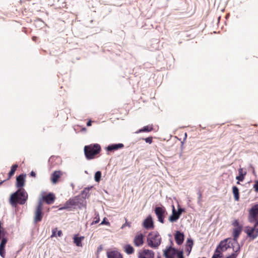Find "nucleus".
Listing matches in <instances>:
<instances>
[{"instance_id": "6", "label": "nucleus", "mask_w": 258, "mask_h": 258, "mask_svg": "<svg viewBox=\"0 0 258 258\" xmlns=\"http://www.w3.org/2000/svg\"><path fill=\"white\" fill-rule=\"evenodd\" d=\"M256 227L255 226V224L253 227L246 226L244 231L248 237L254 239L258 236V229L256 228Z\"/></svg>"}, {"instance_id": "20", "label": "nucleus", "mask_w": 258, "mask_h": 258, "mask_svg": "<svg viewBox=\"0 0 258 258\" xmlns=\"http://www.w3.org/2000/svg\"><path fill=\"white\" fill-rule=\"evenodd\" d=\"M108 258H122L121 254L117 251H111L107 253Z\"/></svg>"}, {"instance_id": "10", "label": "nucleus", "mask_w": 258, "mask_h": 258, "mask_svg": "<svg viewBox=\"0 0 258 258\" xmlns=\"http://www.w3.org/2000/svg\"><path fill=\"white\" fill-rule=\"evenodd\" d=\"M154 252L149 249H144L139 253L138 258H154Z\"/></svg>"}, {"instance_id": "41", "label": "nucleus", "mask_w": 258, "mask_h": 258, "mask_svg": "<svg viewBox=\"0 0 258 258\" xmlns=\"http://www.w3.org/2000/svg\"><path fill=\"white\" fill-rule=\"evenodd\" d=\"M237 244V247L235 248H233V250L235 252L234 253L235 254H236V253L238 251H239L240 250V246H239V244H238V243Z\"/></svg>"}, {"instance_id": "21", "label": "nucleus", "mask_w": 258, "mask_h": 258, "mask_svg": "<svg viewBox=\"0 0 258 258\" xmlns=\"http://www.w3.org/2000/svg\"><path fill=\"white\" fill-rule=\"evenodd\" d=\"M238 173L239 175L236 177V179L238 181H243L244 177L246 174V171H244L243 168H240L238 169Z\"/></svg>"}, {"instance_id": "18", "label": "nucleus", "mask_w": 258, "mask_h": 258, "mask_svg": "<svg viewBox=\"0 0 258 258\" xmlns=\"http://www.w3.org/2000/svg\"><path fill=\"white\" fill-rule=\"evenodd\" d=\"M229 239H226L220 242V244L218 246L220 248L222 251L226 250L229 247H230V243H228Z\"/></svg>"}, {"instance_id": "12", "label": "nucleus", "mask_w": 258, "mask_h": 258, "mask_svg": "<svg viewBox=\"0 0 258 258\" xmlns=\"http://www.w3.org/2000/svg\"><path fill=\"white\" fill-rule=\"evenodd\" d=\"M143 226L147 229L153 228L154 227L153 222L151 216H149L143 222Z\"/></svg>"}, {"instance_id": "33", "label": "nucleus", "mask_w": 258, "mask_h": 258, "mask_svg": "<svg viewBox=\"0 0 258 258\" xmlns=\"http://www.w3.org/2000/svg\"><path fill=\"white\" fill-rule=\"evenodd\" d=\"M221 250L220 249V248L219 247V246H218L217 247V248L215 250V252L214 253L215 254H218L219 257H222V252H221Z\"/></svg>"}, {"instance_id": "49", "label": "nucleus", "mask_w": 258, "mask_h": 258, "mask_svg": "<svg viewBox=\"0 0 258 258\" xmlns=\"http://www.w3.org/2000/svg\"><path fill=\"white\" fill-rule=\"evenodd\" d=\"M55 236V232L54 231L52 232V234L51 235V237Z\"/></svg>"}, {"instance_id": "43", "label": "nucleus", "mask_w": 258, "mask_h": 258, "mask_svg": "<svg viewBox=\"0 0 258 258\" xmlns=\"http://www.w3.org/2000/svg\"><path fill=\"white\" fill-rule=\"evenodd\" d=\"M91 124H92V121H91V120H89V121L87 123V125L88 126H90L91 125Z\"/></svg>"}, {"instance_id": "13", "label": "nucleus", "mask_w": 258, "mask_h": 258, "mask_svg": "<svg viewBox=\"0 0 258 258\" xmlns=\"http://www.w3.org/2000/svg\"><path fill=\"white\" fill-rule=\"evenodd\" d=\"M7 242V238L3 237L0 243V255L4 258L5 256V245Z\"/></svg>"}, {"instance_id": "8", "label": "nucleus", "mask_w": 258, "mask_h": 258, "mask_svg": "<svg viewBox=\"0 0 258 258\" xmlns=\"http://www.w3.org/2000/svg\"><path fill=\"white\" fill-rule=\"evenodd\" d=\"M155 213L157 217L158 221L161 223L164 222V214L166 213L165 208L164 207H157L155 209Z\"/></svg>"}, {"instance_id": "45", "label": "nucleus", "mask_w": 258, "mask_h": 258, "mask_svg": "<svg viewBox=\"0 0 258 258\" xmlns=\"http://www.w3.org/2000/svg\"><path fill=\"white\" fill-rule=\"evenodd\" d=\"M220 257H219V255L218 254H214L212 256V258H220Z\"/></svg>"}, {"instance_id": "32", "label": "nucleus", "mask_w": 258, "mask_h": 258, "mask_svg": "<svg viewBox=\"0 0 258 258\" xmlns=\"http://www.w3.org/2000/svg\"><path fill=\"white\" fill-rule=\"evenodd\" d=\"M71 207V205L68 203V201H67L63 207H60L59 208V210H62L64 209H68Z\"/></svg>"}, {"instance_id": "38", "label": "nucleus", "mask_w": 258, "mask_h": 258, "mask_svg": "<svg viewBox=\"0 0 258 258\" xmlns=\"http://www.w3.org/2000/svg\"><path fill=\"white\" fill-rule=\"evenodd\" d=\"M253 188L255 191L258 192V180H256L253 185Z\"/></svg>"}, {"instance_id": "26", "label": "nucleus", "mask_w": 258, "mask_h": 258, "mask_svg": "<svg viewBox=\"0 0 258 258\" xmlns=\"http://www.w3.org/2000/svg\"><path fill=\"white\" fill-rule=\"evenodd\" d=\"M124 249L125 252L128 254H132L134 252V247L130 244L125 245L124 246Z\"/></svg>"}, {"instance_id": "27", "label": "nucleus", "mask_w": 258, "mask_h": 258, "mask_svg": "<svg viewBox=\"0 0 258 258\" xmlns=\"http://www.w3.org/2000/svg\"><path fill=\"white\" fill-rule=\"evenodd\" d=\"M84 238L83 236L81 237H77L75 236L74 237V242L76 244V245L78 246H82V240Z\"/></svg>"}, {"instance_id": "15", "label": "nucleus", "mask_w": 258, "mask_h": 258, "mask_svg": "<svg viewBox=\"0 0 258 258\" xmlns=\"http://www.w3.org/2000/svg\"><path fill=\"white\" fill-rule=\"evenodd\" d=\"M25 175L20 174L16 178V186L18 188H21L24 185Z\"/></svg>"}, {"instance_id": "5", "label": "nucleus", "mask_w": 258, "mask_h": 258, "mask_svg": "<svg viewBox=\"0 0 258 258\" xmlns=\"http://www.w3.org/2000/svg\"><path fill=\"white\" fill-rule=\"evenodd\" d=\"M42 200L40 199L38 202V206L36 207L35 212V216H34V222L37 223L41 221L42 218Z\"/></svg>"}, {"instance_id": "30", "label": "nucleus", "mask_w": 258, "mask_h": 258, "mask_svg": "<svg viewBox=\"0 0 258 258\" xmlns=\"http://www.w3.org/2000/svg\"><path fill=\"white\" fill-rule=\"evenodd\" d=\"M95 217L94 218L95 220L94 221H93V222L92 223V225L97 224L100 221L99 214L97 213H95Z\"/></svg>"}, {"instance_id": "23", "label": "nucleus", "mask_w": 258, "mask_h": 258, "mask_svg": "<svg viewBox=\"0 0 258 258\" xmlns=\"http://www.w3.org/2000/svg\"><path fill=\"white\" fill-rule=\"evenodd\" d=\"M153 130V125H146L143 127L142 128L140 129L136 132V134L140 133L142 132H149Z\"/></svg>"}, {"instance_id": "47", "label": "nucleus", "mask_w": 258, "mask_h": 258, "mask_svg": "<svg viewBox=\"0 0 258 258\" xmlns=\"http://www.w3.org/2000/svg\"><path fill=\"white\" fill-rule=\"evenodd\" d=\"M81 131L82 132H86V128L85 127H83L81 130Z\"/></svg>"}, {"instance_id": "24", "label": "nucleus", "mask_w": 258, "mask_h": 258, "mask_svg": "<svg viewBox=\"0 0 258 258\" xmlns=\"http://www.w3.org/2000/svg\"><path fill=\"white\" fill-rule=\"evenodd\" d=\"M193 245V241L191 238H188L187 240V244L186 246V250L188 252V255L190 253Z\"/></svg>"}, {"instance_id": "46", "label": "nucleus", "mask_w": 258, "mask_h": 258, "mask_svg": "<svg viewBox=\"0 0 258 258\" xmlns=\"http://www.w3.org/2000/svg\"><path fill=\"white\" fill-rule=\"evenodd\" d=\"M30 175L31 176H33V177H35V176H36V174L34 171H31L30 173Z\"/></svg>"}, {"instance_id": "17", "label": "nucleus", "mask_w": 258, "mask_h": 258, "mask_svg": "<svg viewBox=\"0 0 258 258\" xmlns=\"http://www.w3.org/2000/svg\"><path fill=\"white\" fill-rule=\"evenodd\" d=\"M175 239L178 245H181L184 240V234L179 231H177L175 234Z\"/></svg>"}, {"instance_id": "50", "label": "nucleus", "mask_w": 258, "mask_h": 258, "mask_svg": "<svg viewBox=\"0 0 258 258\" xmlns=\"http://www.w3.org/2000/svg\"><path fill=\"white\" fill-rule=\"evenodd\" d=\"M202 197V195L201 194H199V201H200L201 200Z\"/></svg>"}, {"instance_id": "28", "label": "nucleus", "mask_w": 258, "mask_h": 258, "mask_svg": "<svg viewBox=\"0 0 258 258\" xmlns=\"http://www.w3.org/2000/svg\"><path fill=\"white\" fill-rule=\"evenodd\" d=\"M17 167L18 165L17 164H15L11 167V170L9 173V178L14 174Z\"/></svg>"}, {"instance_id": "16", "label": "nucleus", "mask_w": 258, "mask_h": 258, "mask_svg": "<svg viewBox=\"0 0 258 258\" xmlns=\"http://www.w3.org/2000/svg\"><path fill=\"white\" fill-rule=\"evenodd\" d=\"M55 199L54 195L52 193H49L47 196L42 197V200L45 201L47 204H51L53 203Z\"/></svg>"}, {"instance_id": "7", "label": "nucleus", "mask_w": 258, "mask_h": 258, "mask_svg": "<svg viewBox=\"0 0 258 258\" xmlns=\"http://www.w3.org/2000/svg\"><path fill=\"white\" fill-rule=\"evenodd\" d=\"M258 215V204H256L251 207L249 211L248 221L250 223H253L256 220Z\"/></svg>"}, {"instance_id": "22", "label": "nucleus", "mask_w": 258, "mask_h": 258, "mask_svg": "<svg viewBox=\"0 0 258 258\" xmlns=\"http://www.w3.org/2000/svg\"><path fill=\"white\" fill-rule=\"evenodd\" d=\"M61 173L60 171H55L52 173V174L51 175V179L52 182L53 183H55L57 182L58 179L61 176Z\"/></svg>"}, {"instance_id": "4", "label": "nucleus", "mask_w": 258, "mask_h": 258, "mask_svg": "<svg viewBox=\"0 0 258 258\" xmlns=\"http://www.w3.org/2000/svg\"><path fill=\"white\" fill-rule=\"evenodd\" d=\"M232 225L234 227L232 233L233 241L235 243H237V239L242 232L243 225L240 224L237 220H234Z\"/></svg>"}, {"instance_id": "48", "label": "nucleus", "mask_w": 258, "mask_h": 258, "mask_svg": "<svg viewBox=\"0 0 258 258\" xmlns=\"http://www.w3.org/2000/svg\"><path fill=\"white\" fill-rule=\"evenodd\" d=\"M255 226H258V220H256V221H255Z\"/></svg>"}, {"instance_id": "36", "label": "nucleus", "mask_w": 258, "mask_h": 258, "mask_svg": "<svg viewBox=\"0 0 258 258\" xmlns=\"http://www.w3.org/2000/svg\"><path fill=\"white\" fill-rule=\"evenodd\" d=\"M125 226L131 227V223L127 222L126 220L125 223L123 224L121 227V229H123Z\"/></svg>"}, {"instance_id": "35", "label": "nucleus", "mask_w": 258, "mask_h": 258, "mask_svg": "<svg viewBox=\"0 0 258 258\" xmlns=\"http://www.w3.org/2000/svg\"><path fill=\"white\" fill-rule=\"evenodd\" d=\"M183 254V251L180 250L178 252L177 256L178 258H184Z\"/></svg>"}, {"instance_id": "39", "label": "nucleus", "mask_w": 258, "mask_h": 258, "mask_svg": "<svg viewBox=\"0 0 258 258\" xmlns=\"http://www.w3.org/2000/svg\"><path fill=\"white\" fill-rule=\"evenodd\" d=\"M101 225L105 224L107 225H110V223L108 221H106L105 218L103 219V220L100 223Z\"/></svg>"}, {"instance_id": "44", "label": "nucleus", "mask_w": 258, "mask_h": 258, "mask_svg": "<svg viewBox=\"0 0 258 258\" xmlns=\"http://www.w3.org/2000/svg\"><path fill=\"white\" fill-rule=\"evenodd\" d=\"M57 235L58 236L60 237L62 235V232L61 230H59L57 232Z\"/></svg>"}, {"instance_id": "11", "label": "nucleus", "mask_w": 258, "mask_h": 258, "mask_svg": "<svg viewBox=\"0 0 258 258\" xmlns=\"http://www.w3.org/2000/svg\"><path fill=\"white\" fill-rule=\"evenodd\" d=\"M143 238L144 236L142 233L136 235L134 239V244L138 247L142 246L144 243Z\"/></svg>"}, {"instance_id": "54", "label": "nucleus", "mask_w": 258, "mask_h": 258, "mask_svg": "<svg viewBox=\"0 0 258 258\" xmlns=\"http://www.w3.org/2000/svg\"><path fill=\"white\" fill-rule=\"evenodd\" d=\"M239 181H238H238L237 182V184H239Z\"/></svg>"}, {"instance_id": "3", "label": "nucleus", "mask_w": 258, "mask_h": 258, "mask_svg": "<svg viewBox=\"0 0 258 258\" xmlns=\"http://www.w3.org/2000/svg\"><path fill=\"white\" fill-rule=\"evenodd\" d=\"M101 150L100 146L98 144L86 146L84 147V153L86 158L92 159L94 156L98 154Z\"/></svg>"}, {"instance_id": "29", "label": "nucleus", "mask_w": 258, "mask_h": 258, "mask_svg": "<svg viewBox=\"0 0 258 258\" xmlns=\"http://www.w3.org/2000/svg\"><path fill=\"white\" fill-rule=\"evenodd\" d=\"M101 177V172L99 171H97L94 176V179L96 182H99L100 180Z\"/></svg>"}, {"instance_id": "25", "label": "nucleus", "mask_w": 258, "mask_h": 258, "mask_svg": "<svg viewBox=\"0 0 258 258\" xmlns=\"http://www.w3.org/2000/svg\"><path fill=\"white\" fill-rule=\"evenodd\" d=\"M232 192L234 195L235 200L238 201L239 199V189L238 187L236 186H233Z\"/></svg>"}, {"instance_id": "19", "label": "nucleus", "mask_w": 258, "mask_h": 258, "mask_svg": "<svg viewBox=\"0 0 258 258\" xmlns=\"http://www.w3.org/2000/svg\"><path fill=\"white\" fill-rule=\"evenodd\" d=\"M124 145L122 143L116 144H111L107 147L106 149L108 151H112L114 150H117L119 149L122 148Z\"/></svg>"}, {"instance_id": "1", "label": "nucleus", "mask_w": 258, "mask_h": 258, "mask_svg": "<svg viewBox=\"0 0 258 258\" xmlns=\"http://www.w3.org/2000/svg\"><path fill=\"white\" fill-rule=\"evenodd\" d=\"M28 199V194L24 188H20L15 192L13 193L10 199V202L13 206L18 203L23 205L25 203Z\"/></svg>"}, {"instance_id": "2", "label": "nucleus", "mask_w": 258, "mask_h": 258, "mask_svg": "<svg viewBox=\"0 0 258 258\" xmlns=\"http://www.w3.org/2000/svg\"><path fill=\"white\" fill-rule=\"evenodd\" d=\"M161 237L157 231L149 233L147 238V242L149 246L153 248H158L161 242Z\"/></svg>"}, {"instance_id": "42", "label": "nucleus", "mask_w": 258, "mask_h": 258, "mask_svg": "<svg viewBox=\"0 0 258 258\" xmlns=\"http://www.w3.org/2000/svg\"><path fill=\"white\" fill-rule=\"evenodd\" d=\"M92 187L91 186V187H90L85 188L84 189V190L83 191V194H85V193L87 194V192H88V191H89V189H90V188H91ZM86 195H87V194H86Z\"/></svg>"}, {"instance_id": "9", "label": "nucleus", "mask_w": 258, "mask_h": 258, "mask_svg": "<svg viewBox=\"0 0 258 258\" xmlns=\"http://www.w3.org/2000/svg\"><path fill=\"white\" fill-rule=\"evenodd\" d=\"M178 251L175 248L169 246L164 250L163 254L165 258H174Z\"/></svg>"}, {"instance_id": "37", "label": "nucleus", "mask_w": 258, "mask_h": 258, "mask_svg": "<svg viewBox=\"0 0 258 258\" xmlns=\"http://www.w3.org/2000/svg\"><path fill=\"white\" fill-rule=\"evenodd\" d=\"M146 143L149 144H151L152 142V137H148L145 139Z\"/></svg>"}, {"instance_id": "34", "label": "nucleus", "mask_w": 258, "mask_h": 258, "mask_svg": "<svg viewBox=\"0 0 258 258\" xmlns=\"http://www.w3.org/2000/svg\"><path fill=\"white\" fill-rule=\"evenodd\" d=\"M184 211V209H182L181 208H179L178 209V211H176V212L177 213L178 216L180 217V216L181 215L182 213Z\"/></svg>"}, {"instance_id": "40", "label": "nucleus", "mask_w": 258, "mask_h": 258, "mask_svg": "<svg viewBox=\"0 0 258 258\" xmlns=\"http://www.w3.org/2000/svg\"><path fill=\"white\" fill-rule=\"evenodd\" d=\"M237 256V254H235L234 253H232L231 255L227 257L226 258H236Z\"/></svg>"}, {"instance_id": "53", "label": "nucleus", "mask_w": 258, "mask_h": 258, "mask_svg": "<svg viewBox=\"0 0 258 258\" xmlns=\"http://www.w3.org/2000/svg\"><path fill=\"white\" fill-rule=\"evenodd\" d=\"M71 185H72V186L73 187V188H74V184H71Z\"/></svg>"}, {"instance_id": "55", "label": "nucleus", "mask_w": 258, "mask_h": 258, "mask_svg": "<svg viewBox=\"0 0 258 258\" xmlns=\"http://www.w3.org/2000/svg\"><path fill=\"white\" fill-rule=\"evenodd\" d=\"M157 258H161V257L160 256H157Z\"/></svg>"}, {"instance_id": "14", "label": "nucleus", "mask_w": 258, "mask_h": 258, "mask_svg": "<svg viewBox=\"0 0 258 258\" xmlns=\"http://www.w3.org/2000/svg\"><path fill=\"white\" fill-rule=\"evenodd\" d=\"M179 218V217L176 212V210H175L174 206L172 205V214L169 217V221L170 222L173 223L176 222Z\"/></svg>"}, {"instance_id": "31", "label": "nucleus", "mask_w": 258, "mask_h": 258, "mask_svg": "<svg viewBox=\"0 0 258 258\" xmlns=\"http://www.w3.org/2000/svg\"><path fill=\"white\" fill-rule=\"evenodd\" d=\"M68 201L71 207L77 205V200L76 199H70Z\"/></svg>"}, {"instance_id": "52", "label": "nucleus", "mask_w": 258, "mask_h": 258, "mask_svg": "<svg viewBox=\"0 0 258 258\" xmlns=\"http://www.w3.org/2000/svg\"><path fill=\"white\" fill-rule=\"evenodd\" d=\"M4 181V180L3 181L0 182V185H1Z\"/></svg>"}, {"instance_id": "51", "label": "nucleus", "mask_w": 258, "mask_h": 258, "mask_svg": "<svg viewBox=\"0 0 258 258\" xmlns=\"http://www.w3.org/2000/svg\"><path fill=\"white\" fill-rule=\"evenodd\" d=\"M32 39H33V40L35 41V40L36 39V37L34 36V37H33Z\"/></svg>"}]
</instances>
